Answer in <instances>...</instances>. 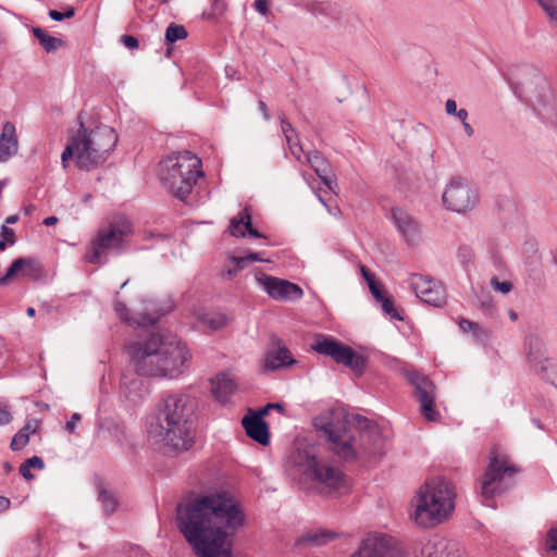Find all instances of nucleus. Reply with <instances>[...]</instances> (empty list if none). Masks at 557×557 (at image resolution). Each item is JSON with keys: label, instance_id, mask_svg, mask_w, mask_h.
<instances>
[{"label": "nucleus", "instance_id": "obj_39", "mask_svg": "<svg viewBox=\"0 0 557 557\" xmlns=\"http://www.w3.org/2000/svg\"><path fill=\"white\" fill-rule=\"evenodd\" d=\"M290 153L298 160L301 161V154L304 153V149L299 141L298 133H295V136L288 137L286 140Z\"/></svg>", "mask_w": 557, "mask_h": 557}, {"label": "nucleus", "instance_id": "obj_41", "mask_svg": "<svg viewBox=\"0 0 557 557\" xmlns=\"http://www.w3.org/2000/svg\"><path fill=\"white\" fill-rule=\"evenodd\" d=\"M491 285L495 290H497L504 295L508 294L512 288V285L510 282H508V281L499 282L496 276H493L491 278Z\"/></svg>", "mask_w": 557, "mask_h": 557}, {"label": "nucleus", "instance_id": "obj_59", "mask_svg": "<svg viewBox=\"0 0 557 557\" xmlns=\"http://www.w3.org/2000/svg\"><path fill=\"white\" fill-rule=\"evenodd\" d=\"M455 117L459 120V122L466 121L468 119V112L465 109L457 110L455 107Z\"/></svg>", "mask_w": 557, "mask_h": 557}, {"label": "nucleus", "instance_id": "obj_20", "mask_svg": "<svg viewBox=\"0 0 557 557\" xmlns=\"http://www.w3.org/2000/svg\"><path fill=\"white\" fill-rule=\"evenodd\" d=\"M479 203L474 185L466 177H455V212L467 213Z\"/></svg>", "mask_w": 557, "mask_h": 557}, {"label": "nucleus", "instance_id": "obj_34", "mask_svg": "<svg viewBox=\"0 0 557 557\" xmlns=\"http://www.w3.org/2000/svg\"><path fill=\"white\" fill-rule=\"evenodd\" d=\"M78 153H79V139H78V135L76 133L69 139V144L66 145L65 149L62 152L61 161H62L63 168H66V162L69 161V159L73 158L74 154L76 156V162H77Z\"/></svg>", "mask_w": 557, "mask_h": 557}, {"label": "nucleus", "instance_id": "obj_16", "mask_svg": "<svg viewBox=\"0 0 557 557\" xmlns=\"http://www.w3.org/2000/svg\"><path fill=\"white\" fill-rule=\"evenodd\" d=\"M528 346V359L534 371L557 387V360L544 357V344L537 337H529Z\"/></svg>", "mask_w": 557, "mask_h": 557}, {"label": "nucleus", "instance_id": "obj_31", "mask_svg": "<svg viewBox=\"0 0 557 557\" xmlns=\"http://www.w3.org/2000/svg\"><path fill=\"white\" fill-rule=\"evenodd\" d=\"M98 499L102 505L103 512L107 517L113 515L119 507V499L114 493L108 491L103 486L99 487Z\"/></svg>", "mask_w": 557, "mask_h": 557}, {"label": "nucleus", "instance_id": "obj_32", "mask_svg": "<svg viewBox=\"0 0 557 557\" xmlns=\"http://www.w3.org/2000/svg\"><path fill=\"white\" fill-rule=\"evenodd\" d=\"M26 264H29V258H16L12 261L10 267L8 268L5 274L0 277V285L5 286L10 283V281L17 276L22 275L23 270Z\"/></svg>", "mask_w": 557, "mask_h": 557}, {"label": "nucleus", "instance_id": "obj_44", "mask_svg": "<svg viewBox=\"0 0 557 557\" xmlns=\"http://www.w3.org/2000/svg\"><path fill=\"white\" fill-rule=\"evenodd\" d=\"M0 237L8 242L9 245H13L15 243V232L13 228L8 227L7 225H1Z\"/></svg>", "mask_w": 557, "mask_h": 557}, {"label": "nucleus", "instance_id": "obj_15", "mask_svg": "<svg viewBox=\"0 0 557 557\" xmlns=\"http://www.w3.org/2000/svg\"><path fill=\"white\" fill-rule=\"evenodd\" d=\"M409 286L414 295L424 304L433 307H441L445 304L446 295L444 287L430 277L420 274H411Z\"/></svg>", "mask_w": 557, "mask_h": 557}, {"label": "nucleus", "instance_id": "obj_11", "mask_svg": "<svg viewBox=\"0 0 557 557\" xmlns=\"http://www.w3.org/2000/svg\"><path fill=\"white\" fill-rule=\"evenodd\" d=\"M312 349L320 355L331 357L336 363L350 368L358 375H361L366 369L367 360L363 356L334 338L320 335L312 344Z\"/></svg>", "mask_w": 557, "mask_h": 557}, {"label": "nucleus", "instance_id": "obj_60", "mask_svg": "<svg viewBox=\"0 0 557 557\" xmlns=\"http://www.w3.org/2000/svg\"><path fill=\"white\" fill-rule=\"evenodd\" d=\"M449 186H453V181H450V182L447 184V187H449ZM442 200H443L444 206H445L448 210H450L451 208H450V202H449V200H448V188H446V189H445V191L443 193Z\"/></svg>", "mask_w": 557, "mask_h": 557}, {"label": "nucleus", "instance_id": "obj_62", "mask_svg": "<svg viewBox=\"0 0 557 557\" xmlns=\"http://www.w3.org/2000/svg\"><path fill=\"white\" fill-rule=\"evenodd\" d=\"M243 269H244V265H235L234 269L227 270L226 275H227V277H234Z\"/></svg>", "mask_w": 557, "mask_h": 557}, {"label": "nucleus", "instance_id": "obj_27", "mask_svg": "<svg viewBox=\"0 0 557 557\" xmlns=\"http://www.w3.org/2000/svg\"><path fill=\"white\" fill-rule=\"evenodd\" d=\"M235 387L234 381L225 374H218L215 379L212 380V393L214 397L223 404L228 400Z\"/></svg>", "mask_w": 557, "mask_h": 557}, {"label": "nucleus", "instance_id": "obj_54", "mask_svg": "<svg viewBox=\"0 0 557 557\" xmlns=\"http://www.w3.org/2000/svg\"><path fill=\"white\" fill-rule=\"evenodd\" d=\"M20 473L26 480H32L34 478L30 467L26 466L24 462L20 466Z\"/></svg>", "mask_w": 557, "mask_h": 557}, {"label": "nucleus", "instance_id": "obj_26", "mask_svg": "<svg viewBox=\"0 0 557 557\" xmlns=\"http://www.w3.org/2000/svg\"><path fill=\"white\" fill-rule=\"evenodd\" d=\"M114 310H115L116 314L120 317V319L123 320L124 322H126L127 324H129V325L136 324V325L143 326V327L156 324L159 321L160 317L163 314V313H159V314L154 315V314H149V313H143V314H140L139 319H133V318H131V314H129L131 311L127 308V306L123 301L117 300V299L114 302Z\"/></svg>", "mask_w": 557, "mask_h": 557}, {"label": "nucleus", "instance_id": "obj_49", "mask_svg": "<svg viewBox=\"0 0 557 557\" xmlns=\"http://www.w3.org/2000/svg\"><path fill=\"white\" fill-rule=\"evenodd\" d=\"M24 463H26V466H28L30 468L38 469V470H41L45 468V462H44L42 458H40L38 456H33V457L26 459L24 461Z\"/></svg>", "mask_w": 557, "mask_h": 557}, {"label": "nucleus", "instance_id": "obj_28", "mask_svg": "<svg viewBox=\"0 0 557 557\" xmlns=\"http://www.w3.org/2000/svg\"><path fill=\"white\" fill-rule=\"evenodd\" d=\"M336 533L326 531V530H319V531H310L301 535L296 544L298 546L300 545H308L311 547H319L322 545L327 544L332 540L336 537Z\"/></svg>", "mask_w": 557, "mask_h": 557}, {"label": "nucleus", "instance_id": "obj_12", "mask_svg": "<svg viewBox=\"0 0 557 557\" xmlns=\"http://www.w3.org/2000/svg\"><path fill=\"white\" fill-rule=\"evenodd\" d=\"M125 235V231L116 225L99 230L87 249L85 260L91 264H98L101 262V257L107 250L120 252Z\"/></svg>", "mask_w": 557, "mask_h": 557}, {"label": "nucleus", "instance_id": "obj_25", "mask_svg": "<svg viewBox=\"0 0 557 557\" xmlns=\"http://www.w3.org/2000/svg\"><path fill=\"white\" fill-rule=\"evenodd\" d=\"M17 138L15 126L11 122H5L0 135V162H5L17 152Z\"/></svg>", "mask_w": 557, "mask_h": 557}, {"label": "nucleus", "instance_id": "obj_24", "mask_svg": "<svg viewBox=\"0 0 557 557\" xmlns=\"http://www.w3.org/2000/svg\"><path fill=\"white\" fill-rule=\"evenodd\" d=\"M228 232L234 237H245L246 233L250 237H263V235L252 226L251 215L248 208H245L237 216H233L230 220Z\"/></svg>", "mask_w": 557, "mask_h": 557}, {"label": "nucleus", "instance_id": "obj_63", "mask_svg": "<svg viewBox=\"0 0 557 557\" xmlns=\"http://www.w3.org/2000/svg\"><path fill=\"white\" fill-rule=\"evenodd\" d=\"M44 225L46 226H52L58 223V218L54 215L48 216L44 220Z\"/></svg>", "mask_w": 557, "mask_h": 557}, {"label": "nucleus", "instance_id": "obj_48", "mask_svg": "<svg viewBox=\"0 0 557 557\" xmlns=\"http://www.w3.org/2000/svg\"><path fill=\"white\" fill-rule=\"evenodd\" d=\"M369 286V289H370V293L372 294V296L375 298V300H381V298H383L385 296V294L383 293L382 288H381V285L374 281V282H370V284H368Z\"/></svg>", "mask_w": 557, "mask_h": 557}, {"label": "nucleus", "instance_id": "obj_18", "mask_svg": "<svg viewBox=\"0 0 557 557\" xmlns=\"http://www.w3.org/2000/svg\"><path fill=\"white\" fill-rule=\"evenodd\" d=\"M391 215L395 227L404 240L410 246L417 244L421 236L419 221L398 207L392 209Z\"/></svg>", "mask_w": 557, "mask_h": 557}, {"label": "nucleus", "instance_id": "obj_3", "mask_svg": "<svg viewBox=\"0 0 557 557\" xmlns=\"http://www.w3.org/2000/svg\"><path fill=\"white\" fill-rule=\"evenodd\" d=\"M330 443V449L344 461H354L367 456H382L386 450V438L380 426L361 414L349 418L341 411H329L313 419Z\"/></svg>", "mask_w": 557, "mask_h": 557}, {"label": "nucleus", "instance_id": "obj_36", "mask_svg": "<svg viewBox=\"0 0 557 557\" xmlns=\"http://www.w3.org/2000/svg\"><path fill=\"white\" fill-rule=\"evenodd\" d=\"M458 259L461 267L468 271L469 267L473 264L474 253L471 247L461 245L458 248Z\"/></svg>", "mask_w": 557, "mask_h": 557}, {"label": "nucleus", "instance_id": "obj_61", "mask_svg": "<svg viewBox=\"0 0 557 557\" xmlns=\"http://www.w3.org/2000/svg\"><path fill=\"white\" fill-rule=\"evenodd\" d=\"M10 499L3 496H0V512L7 510L10 507Z\"/></svg>", "mask_w": 557, "mask_h": 557}, {"label": "nucleus", "instance_id": "obj_50", "mask_svg": "<svg viewBox=\"0 0 557 557\" xmlns=\"http://www.w3.org/2000/svg\"><path fill=\"white\" fill-rule=\"evenodd\" d=\"M252 7L257 12L262 15H267L269 13V1L268 0H255Z\"/></svg>", "mask_w": 557, "mask_h": 557}, {"label": "nucleus", "instance_id": "obj_64", "mask_svg": "<svg viewBox=\"0 0 557 557\" xmlns=\"http://www.w3.org/2000/svg\"><path fill=\"white\" fill-rule=\"evenodd\" d=\"M17 221H18V215H17V214L9 215V216L5 219V223H7V224H15Z\"/></svg>", "mask_w": 557, "mask_h": 557}, {"label": "nucleus", "instance_id": "obj_55", "mask_svg": "<svg viewBox=\"0 0 557 557\" xmlns=\"http://www.w3.org/2000/svg\"><path fill=\"white\" fill-rule=\"evenodd\" d=\"M360 271H361V275L362 277L366 280V282L368 284H370V282H374L375 281V277L374 275L371 273V271L366 268L364 265H361L360 267Z\"/></svg>", "mask_w": 557, "mask_h": 557}, {"label": "nucleus", "instance_id": "obj_4", "mask_svg": "<svg viewBox=\"0 0 557 557\" xmlns=\"http://www.w3.org/2000/svg\"><path fill=\"white\" fill-rule=\"evenodd\" d=\"M196 407V400L188 394L164 396L148 422L149 438L175 451L187 450L194 442L191 418Z\"/></svg>", "mask_w": 557, "mask_h": 557}, {"label": "nucleus", "instance_id": "obj_17", "mask_svg": "<svg viewBox=\"0 0 557 557\" xmlns=\"http://www.w3.org/2000/svg\"><path fill=\"white\" fill-rule=\"evenodd\" d=\"M258 281L263 285L265 292L276 300H298L304 296L300 286L289 281L263 273Z\"/></svg>", "mask_w": 557, "mask_h": 557}, {"label": "nucleus", "instance_id": "obj_58", "mask_svg": "<svg viewBox=\"0 0 557 557\" xmlns=\"http://www.w3.org/2000/svg\"><path fill=\"white\" fill-rule=\"evenodd\" d=\"M258 106H259V110L262 113L264 120H267V121L270 120L271 116H270V113H269V110H268V107H267L265 102L260 100L258 102Z\"/></svg>", "mask_w": 557, "mask_h": 557}, {"label": "nucleus", "instance_id": "obj_57", "mask_svg": "<svg viewBox=\"0 0 557 557\" xmlns=\"http://www.w3.org/2000/svg\"><path fill=\"white\" fill-rule=\"evenodd\" d=\"M460 124H461V126H462V129H463V132H465L466 136H467V137H471V136L473 135V133H474V129H473V127L471 126V124H470V123H468V121H467V120H466V121L460 122Z\"/></svg>", "mask_w": 557, "mask_h": 557}, {"label": "nucleus", "instance_id": "obj_40", "mask_svg": "<svg viewBox=\"0 0 557 557\" xmlns=\"http://www.w3.org/2000/svg\"><path fill=\"white\" fill-rule=\"evenodd\" d=\"M206 323L212 329V330H219L226 325L227 318L224 314H214L212 317H209L206 319Z\"/></svg>", "mask_w": 557, "mask_h": 557}, {"label": "nucleus", "instance_id": "obj_38", "mask_svg": "<svg viewBox=\"0 0 557 557\" xmlns=\"http://www.w3.org/2000/svg\"><path fill=\"white\" fill-rule=\"evenodd\" d=\"M42 274V267L35 258H29V264H26L22 275L38 280Z\"/></svg>", "mask_w": 557, "mask_h": 557}, {"label": "nucleus", "instance_id": "obj_21", "mask_svg": "<svg viewBox=\"0 0 557 557\" xmlns=\"http://www.w3.org/2000/svg\"><path fill=\"white\" fill-rule=\"evenodd\" d=\"M306 162L310 164L315 174L320 177L321 182L327 187V189L337 194L338 185L332 175V169L329 161L318 150H311L306 153Z\"/></svg>", "mask_w": 557, "mask_h": 557}, {"label": "nucleus", "instance_id": "obj_46", "mask_svg": "<svg viewBox=\"0 0 557 557\" xmlns=\"http://www.w3.org/2000/svg\"><path fill=\"white\" fill-rule=\"evenodd\" d=\"M120 41L127 48V49H137L139 47L138 39L133 35H122L120 37Z\"/></svg>", "mask_w": 557, "mask_h": 557}, {"label": "nucleus", "instance_id": "obj_8", "mask_svg": "<svg viewBox=\"0 0 557 557\" xmlns=\"http://www.w3.org/2000/svg\"><path fill=\"white\" fill-rule=\"evenodd\" d=\"M519 99L529 103L545 123L557 119V96L548 81L536 71H532L531 81L520 86L509 83Z\"/></svg>", "mask_w": 557, "mask_h": 557}, {"label": "nucleus", "instance_id": "obj_9", "mask_svg": "<svg viewBox=\"0 0 557 557\" xmlns=\"http://www.w3.org/2000/svg\"><path fill=\"white\" fill-rule=\"evenodd\" d=\"M296 466L304 469V473L311 481L322 485L326 494H342L347 490L345 475L329 462L318 459L311 450H298L294 458Z\"/></svg>", "mask_w": 557, "mask_h": 557}, {"label": "nucleus", "instance_id": "obj_2", "mask_svg": "<svg viewBox=\"0 0 557 557\" xmlns=\"http://www.w3.org/2000/svg\"><path fill=\"white\" fill-rule=\"evenodd\" d=\"M126 349L136 375L122 373L120 391L132 403H137L147 393L140 376L177 377L190 358L186 344L171 333H153L145 339L132 341Z\"/></svg>", "mask_w": 557, "mask_h": 557}, {"label": "nucleus", "instance_id": "obj_19", "mask_svg": "<svg viewBox=\"0 0 557 557\" xmlns=\"http://www.w3.org/2000/svg\"><path fill=\"white\" fill-rule=\"evenodd\" d=\"M296 362V359L286 345L280 338H274L271 347L264 355L262 364L265 371H277L290 367Z\"/></svg>", "mask_w": 557, "mask_h": 557}, {"label": "nucleus", "instance_id": "obj_47", "mask_svg": "<svg viewBox=\"0 0 557 557\" xmlns=\"http://www.w3.org/2000/svg\"><path fill=\"white\" fill-rule=\"evenodd\" d=\"M546 544L549 550H557V528L549 530L547 533Z\"/></svg>", "mask_w": 557, "mask_h": 557}, {"label": "nucleus", "instance_id": "obj_33", "mask_svg": "<svg viewBox=\"0 0 557 557\" xmlns=\"http://www.w3.org/2000/svg\"><path fill=\"white\" fill-rule=\"evenodd\" d=\"M188 36L183 25L171 23L165 30V44L171 45L177 40L185 39Z\"/></svg>", "mask_w": 557, "mask_h": 557}, {"label": "nucleus", "instance_id": "obj_7", "mask_svg": "<svg viewBox=\"0 0 557 557\" xmlns=\"http://www.w3.org/2000/svg\"><path fill=\"white\" fill-rule=\"evenodd\" d=\"M77 135L79 139L77 166L85 171L102 164L117 143V134L107 125L88 129L81 123Z\"/></svg>", "mask_w": 557, "mask_h": 557}, {"label": "nucleus", "instance_id": "obj_10", "mask_svg": "<svg viewBox=\"0 0 557 557\" xmlns=\"http://www.w3.org/2000/svg\"><path fill=\"white\" fill-rule=\"evenodd\" d=\"M517 472L518 469L510 462L506 454L493 450L481 482L483 503L486 506H493L490 503L492 498L504 493L512 485Z\"/></svg>", "mask_w": 557, "mask_h": 557}, {"label": "nucleus", "instance_id": "obj_51", "mask_svg": "<svg viewBox=\"0 0 557 557\" xmlns=\"http://www.w3.org/2000/svg\"><path fill=\"white\" fill-rule=\"evenodd\" d=\"M272 407H277V410L280 412H284V406L280 403H270L268 404L265 407H263L261 410H259L258 412H253L252 414H260L261 416V419H263V416L267 414L269 412L270 409H272Z\"/></svg>", "mask_w": 557, "mask_h": 557}, {"label": "nucleus", "instance_id": "obj_35", "mask_svg": "<svg viewBox=\"0 0 557 557\" xmlns=\"http://www.w3.org/2000/svg\"><path fill=\"white\" fill-rule=\"evenodd\" d=\"M227 9L226 0H212L211 10L203 13V17L209 21H216Z\"/></svg>", "mask_w": 557, "mask_h": 557}, {"label": "nucleus", "instance_id": "obj_23", "mask_svg": "<svg viewBox=\"0 0 557 557\" xmlns=\"http://www.w3.org/2000/svg\"><path fill=\"white\" fill-rule=\"evenodd\" d=\"M246 434L260 445H268L270 442V432L268 423L261 419L260 414H248L242 421Z\"/></svg>", "mask_w": 557, "mask_h": 557}, {"label": "nucleus", "instance_id": "obj_30", "mask_svg": "<svg viewBox=\"0 0 557 557\" xmlns=\"http://www.w3.org/2000/svg\"><path fill=\"white\" fill-rule=\"evenodd\" d=\"M33 34L47 52H53L63 45L62 39L49 35L40 27H34Z\"/></svg>", "mask_w": 557, "mask_h": 557}, {"label": "nucleus", "instance_id": "obj_37", "mask_svg": "<svg viewBox=\"0 0 557 557\" xmlns=\"http://www.w3.org/2000/svg\"><path fill=\"white\" fill-rule=\"evenodd\" d=\"M381 304L382 310L389 315L394 320L403 321L404 318L395 308L394 300L391 297L384 296L381 300H377Z\"/></svg>", "mask_w": 557, "mask_h": 557}, {"label": "nucleus", "instance_id": "obj_43", "mask_svg": "<svg viewBox=\"0 0 557 557\" xmlns=\"http://www.w3.org/2000/svg\"><path fill=\"white\" fill-rule=\"evenodd\" d=\"M429 557H450V552L446 545L436 544L429 549Z\"/></svg>", "mask_w": 557, "mask_h": 557}, {"label": "nucleus", "instance_id": "obj_14", "mask_svg": "<svg viewBox=\"0 0 557 557\" xmlns=\"http://www.w3.org/2000/svg\"><path fill=\"white\" fill-rule=\"evenodd\" d=\"M351 557H404L396 541L386 534L368 536Z\"/></svg>", "mask_w": 557, "mask_h": 557}, {"label": "nucleus", "instance_id": "obj_45", "mask_svg": "<svg viewBox=\"0 0 557 557\" xmlns=\"http://www.w3.org/2000/svg\"><path fill=\"white\" fill-rule=\"evenodd\" d=\"M280 121H281V128L285 136V139L287 140V136L288 137L295 136V133H297V131L293 127V125L286 120V117L284 115H280Z\"/></svg>", "mask_w": 557, "mask_h": 557}, {"label": "nucleus", "instance_id": "obj_1", "mask_svg": "<svg viewBox=\"0 0 557 557\" xmlns=\"http://www.w3.org/2000/svg\"><path fill=\"white\" fill-rule=\"evenodd\" d=\"M177 525L198 557H232L226 530L237 531L245 515L225 493L201 496L176 509Z\"/></svg>", "mask_w": 557, "mask_h": 557}, {"label": "nucleus", "instance_id": "obj_5", "mask_svg": "<svg viewBox=\"0 0 557 557\" xmlns=\"http://www.w3.org/2000/svg\"><path fill=\"white\" fill-rule=\"evenodd\" d=\"M203 176L201 160L185 150L160 162V180L164 188L175 198L186 201L194 185Z\"/></svg>", "mask_w": 557, "mask_h": 557}, {"label": "nucleus", "instance_id": "obj_42", "mask_svg": "<svg viewBox=\"0 0 557 557\" xmlns=\"http://www.w3.org/2000/svg\"><path fill=\"white\" fill-rule=\"evenodd\" d=\"M74 15H75L74 8H69L65 12H60V11H57V10H50L49 11L50 18L53 20V21H57V22H60V21H63V20H66V18H71Z\"/></svg>", "mask_w": 557, "mask_h": 557}, {"label": "nucleus", "instance_id": "obj_22", "mask_svg": "<svg viewBox=\"0 0 557 557\" xmlns=\"http://www.w3.org/2000/svg\"><path fill=\"white\" fill-rule=\"evenodd\" d=\"M458 327L466 339L474 345L486 347L492 339V331L478 322L460 319L458 321Z\"/></svg>", "mask_w": 557, "mask_h": 557}, {"label": "nucleus", "instance_id": "obj_6", "mask_svg": "<svg viewBox=\"0 0 557 557\" xmlns=\"http://www.w3.org/2000/svg\"><path fill=\"white\" fill-rule=\"evenodd\" d=\"M412 515L417 524L431 528L442 523L453 510V492L447 482L433 480L421 486L414 498Z\"/></svg>", "mask_w": 557, "mask_h": 557}, {"label": "nucleus", "instance_id": "obj_56", "mask_svg": "<svg viewBox=\"0 0 557 557\" xmlns=\"http://www.w3.org/2000/svg\"><path fill=\"white\" fill-rule=\"evenodd\" d=\"M12 416L5 409H0V425H7L11 422Z\"/></svg>", "mask_w": 557, "mask_h": 557}, {"label": "nucleus", "instance_id": "obj_13", "mask_svg": "<svg viewBox=\"0 0 557 557\" xmlns=\"http://www.w3.org/2000/svg\"><path fill=\"white\" fill-rule=\"evenodd\" d=\"M408 380L413 386V395L420 404V410L428 421H436L438 412L434 408V384L425 375L419 372H410Z\"/></svg>", "mask_w": 557, "mask_h": 557}, {"label": "nucleus", "instance_id": "obj_53", "mask_svg": "<svg viewBox=\"0 0 557 557\" xmlns=\"http://www.w3.org/2000/svg\"><path fill=\"white\" fill-rule=\"evenodd\" d=\"M264 259L258 252H250L239 259V262H263Z\"/></svg>", "mask_w": 557, "mask_h": 557}, {"label": "nucleus", "instance_id": "obj_29", "mask_svg": "<svg viewBox=\"0 0 557 557\" xmlns=\"http://www.w3.org/2000/svg\"><path fill=\"white\" fill-rule=\"evenodd\" d=\"M38 422L36 420L28 421L12 438L11 441V449L20 450L24 448L29 441V436L32 433H35L37 430Z\"/></svg>", "mask_w": 557, "mask_h": 557}, {"label": "nucleus", "instance_id": "obj_52", "mask_svg": "<svg viewBox=\"0 0 557 557\" xmlns=\"http://www.w3.org/2000/svg\"><path fill=\"white\" fill-rule=\"evenodd\" d=\"M82 419V416L77 412L73 413L72 417H71V420L66 422L65 424V430L69 432V433H73L75 431V423L77 421H81Z\"/></svg>", "mask_w": 557, "mask_h": 557}]
</instances>
